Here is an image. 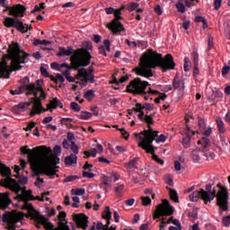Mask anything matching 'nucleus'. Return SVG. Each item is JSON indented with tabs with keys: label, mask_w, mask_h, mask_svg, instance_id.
I'll list each match as a JSON object with an SVG mask.
<instances>
[{
	"label": "nucleus",
	"mask_w": 230,
	"mask_h": 230,
	"mask_svg": "<svg viewBox=\"0 0 230 230\" xmlns=\"http://www.w3.org/2000/svg\"><path fill=\"white\" fill-rule=\"evenodd\" d=\"M21 152L23 155H28L29 163L31 164L32 172H34L35 177H38L37 182H44V179L40 178V175H47L49 179H55L58 177L57 174V168L60 164V158L58 156H51V147L46 146H36L33 149H29L28 146L21 147Z\"/></svg>",
	"instance_id": "obj_1"
},
{
	"label": "nucleus",
	"mask_w": 230,
	"mask_h": 230,
	"mask_svg": "<svg viewBox=\"0 0 230 230\" xmlns=\"http://www.w3.org/2000/svg\"><path fill=\"white\" fill-rule=\"evenodd\" d=\"M155 67H160L163 73L175 69L173 56H172V54H167L163 58V54L148 49L143 54L140 59V67H136L133 71H135L136 75L138 76L151 78V76H154L152 69H155Z\"/></svg>",
	"instance_id": "obj_2"
},
{
	"label": "nucleus",
	"mask_w": 230,
	"mask_h": 230,
	"mask_svg": "<svg viewBox=\"0 0 230 230\" xmlns=\"http://www.w3.org/2000/svg\"><path fill=\"white\" fill-rule=\"evenodd\" d=\"M0 186L7 188L8 190H11V191H14L17 195L16 200L23 202V208L24 209H27L29 213L35 209L33 205L28 203L30 197L31 198V199H33V190H26V187H21V185L17 183V180L12 178V175H9L8 178L0 180Z\"/></svg>",
	"instance_id": "obj_3"
},
{
	"label": "nucleus",
	"mask_w": 230,
	"mask_h": 230,
	"mask_svg": "<svg viewBox=\"0 0 230 230\" xmlns=\"http://www.w3.org/2000/svg\"><path fill=\"white\" fill-rule=\"evenodd\" d=\"M0 55H2L3 58L12 60V71H21L22 69L21 64H26V59L30 57V54L21 49V46L15 41L11 42L9 45L7 54L0 50Z\"/></svg>",
	"instance_id": "obj_4"
},
{
	"label": "nucleus",
	"mask_w": 230,
	"mask_h": 230,
	"mask_svg": "<svg viewBox=\"0 0 230 230\" xmlns=\"http://www.w3.org/2000/svg\"><path fill=\"white\" fill-rule=\"evenodd\" d=\"M150 86V84L146 81L141 80V78L137 77L129 82L127 85V93H130L134 96H144L146 101L150 100V95L161 94L159 91L153 90L148 88L146 91V87Z\"/></svg>",
	"instance_id": "obj_5"
},
{
	"label": "nucleus",
	"mask_w": 230,
	"mask_h": 230,
	"mask_svg": "<svg viewBox=\"0 0 230 230\" xmlns=\"http://www.w3.org/2000/svg\"><path fill=\"white\" fill-rule=\"evenodd\" d=\"M91 58H93L91 52L84 49H76L71 57V66L67 63H63L59 67L60 69L65 67V69H75V71H78L80 67H87L91 64Z\"/></svg>",
	"instance_id": "obj_6"
},
{
	"label": "nucleus",
	"mask_w": 230,
	"mask_h": 230,
	"mask_svg": "<svg viewBox=\"0 0 230 230\" xmlns=\"http://www.w3.org/2000/svg\"><path fill=\"white\" fill-rule=\"evenodd\" d=\"M142 121H145L147 125V129H144L140 133H135V137L138 138L139 141H146L148 145L150 143H154V139L157 137V134H159V131L154 130L152 128V126L154 125V118H152V115H146Z\"/></svg>",
	"instance_id": "obj_7"
},
{
	"label": "nucleus",
	"mask_w": 230,
	"mask_h": 230,
	"mask_svg": "<svg viewBox=\"0 0 230 230\" xmlns=\"http://www.w3.org/2000/svg\"><path fill=\"white\" fill-rule=\"evenodd\" d=\"M32 95H34V97L31 98V102L33 103V107L31 111L30 116L33 117L35 114H42V112H47L48 110L42 106L41 100H46L47 98L46 93L44 92V89H42V86H35Z\"/></svg>",
	"instance_id": "obj_8"
},
{
	"label": "nucleus",
	"mask_w": 230,
	"mask_h": 230,
	"mask_svg": "<svg viewBox=\"0 0 230 230\" xmlns=\"http://www.w3.org/2000/svg\"><path fill=\"white\" fill-rule=\"evenodd\" d=\"M220 189L217 195V190L213 189L210 191V197H217V206H218L220 209V214L222 215V211H227L229 209V193L227 192V189L226 187L217 184Z\"/></svg>",
	"instance_id": "obj_9"
},
{
	"label": "nucleus",
	"mask_w": 230,
	"mask_h": 230,
	"mask_svg": "<svg viewBox=\"0 0 230 230\" xmlns=\"http://www.w3.org/2000/svg\"><path fill=\"white\" fill-rule=\"evenodd\" d=\"M29 213L33 220L41 224L46 230H67V227H69V226L65 223L59 222L60 228L55 229V226L51 222H49V219L42 217L39 212H37V210H35V208Z\"/></svg>",
	"instance_id": "obj_10"
},
{
	"label": "nucleus",
	"mask_w": 230,
	"mask_h": 230,
	"mask_svg": "<svg viewBox=\"0 0 230 230\" xmlns=\"http://www.w3.org/2000/svg\"><path fill=\"white\" fill-rule=\"evenodd\" d=\"M113 15L115 18L107 24V28L108 30L112 31L113 35H119L121 31H125V27L123 26V23L119 22L123 21L120 10L115 9Z\"/></svg>",
	"instance_id": "obj_11"
},
{
	"label": "nucleus",
	"mask_w": 230,
	"mask_h": 230,
	"mask_svg": "<svg viewBox=\"0 0 230 230\" xmlns=\"http://www.w3.org/2000/svg\"><path fill=\"white\" fill-rule=\"evenodd\" d=\"M172 213L173 207L170 206V201H168V199H164L163 204L156 207L153 218L154 220H157V218H161V217H172Z\"/></svg>",
	"instance_id": "obj_12"
},
{
	"label": "nucleus",
	"mask_w": 230,
	"mask_h": 230,
	"mask_svg": "<svg viewBox=\"0 0 230 230\" xmlns=\"http://www.w3.org/2000/svg\"><path fill=\"white\" fill-rule=\"evenodd\" d=\"M75 78L76 80H81V82H84V84H87L88 82H90L91 84H94V67L89 66L88 69L84 67L78 68Z\"/></svg>",
	"instance_id": "obj_13"
},
{
	"label": "nucleus",
	"mask_w": 230,
	"mask_h": 230,
	"mask_svg": "<svg viewBox=\"0 0 230 230\" xmlns=\"http://www.w3.org/2000/svg\"><path fill=\"white\" fill-rule=\"evenodd\" d=\"M26 23L21 22L19 19H14L13 17H5L4 20V26L5 28H15L20 33H28V27Z\"/></svg>",
	"instance_id": "obj_14"
},
{
	"label": "nucleus",
	"mask_w": 230,
	"mask_h": 230,
	"mask_svg": "<svg viewBox=\"0 0 230 230\" xmlns=\"http://www.w3.org/2000/svg\"><path fill=\"white\" fill-rule=\"evenodd\" d=\"M3 12H8V15H11L13 19H19V17H24V13H26V6L21 4H17L13 6L5 7Z\"/></svg>",
	"instance_id": "obj_15"
},
{
	"label": "nucleus",
	"mask_w": 230,
	"mask_h": 230,
	"mask_svg": "<svg viewBox=\"0 0 230 230\" xmlns=\"http://www.w3.org/2000/svg\"><path fill=\"white\" fill-rule=\"evenodd\" d=\"M138 146L142 150H146V154H151L153 161H155V162L158 161L159 156L155 155V151L157 150V147L153 146L152 143L147 144L146 140L140 141L138 143Z\"/></svg>",
	"instance_id": "obj_16"
},
{
	"label": "nucleus",
	"mask_w": 230,
	"mask_h": 230,
	"mask_svg": "<svg viewBox=\"0 0 230 230\" xmlns=\"http://www.w3.org/2000/svg\"><path fill=\"white\" fill-rule=\"evenodd\" d=\"M22 85L21 86L22 91L26 92V96H31V94H33V93H35L36 85L34 83L30 84V77L25 76L22 80Z\"/></svg>",
	"instance_id": "obj_17"
},
{
	"label": "nucleus",
	"mask_w": 230,
	"mask_h": 230,
	"mask_svg": "<svg viewBox=\"0 0 230 230\" xmlns=\"http://www.w3.org/2000/svg\"><path fill=\"white\" fill-rule=\"evenodd\" d=\"M74 221L77 224L81 229H87V224H89V217L85 214L74 215Z\"/></svg>",
	"instance_id": "obj_18"
},
{
	"label": "nucleus",
	"mask_w": 230,
	"mask_h": 230,
	"mask_svg": "<svg viewBox=\"0 0 230 230\" xmlns=\"http://www.w3.org/2000/svg\"><path fill=\"white\" fill-rule=\"evenodd\" d=\"M202 193V200H204L205 204L208 202H212L215 200V196H211V184L206 185V190L204 189H200Z\"/></svg>",
	"instance_id": "obj_19"
},
{
	"label": "nucleus",
	"mask_w": 230,
	"mask_h": 230,
	"mask_svg": "<svg viewBox=\"0 0 230 230\" xmlns=\"http://www.w3.org/2000/svg\"><path fill=\"white\" fill-rule=\"evenodd\" d=\"M213 132V129L211 128H208L207 130H205L203 132V135H205V137H203L199 141H198V145H200L203 146V148H209L210 146V141H209V137L211 136V133Z\"/></svg>",
	"instance_id": "obj_20"
},
{
	"label": "nucleus",
	"mask_w": 230,
	"mask_h": 230,
	"mask_svg": "<svg viewBox=\"0 0 230 230\" xmlns=\"http://www.w3.org/2000/svg\"><path fill=\"white\" fill-rule=\"evenodd\" d=\"M11 204L10 192L0 193V209H6Z\"/></svg>",
	"instance_id": "obj_21"
},
{
	"label": "nucleus",
	"mask_w": 230,
	"mask_h": 230,
	"mask_svg": "<svg viewBox=\"0 0 230 230\" xmlns=\"http://www.w3.org/2000/svg\"><path fill=\"white\" fill-rule=\"evenodd\" d=\"M191 136H195V131H191V128L187 126L185 137H183L181 142L184 148H190L191 146Z\"/></svg>",
	"instance_id": "obj_22"
},
{
	"label": "nucleus",
	"mask_w": 230,
	"mask_h": 230,
	"mask_svg": "<svg viewBox=\"0 0 230 230\" xmlns=\"http://www.w3.org/2000/svg\"><path fill=\"white\" fill-rule=\"evenodd\" d=\"M13 70H10V67L5 63H0V78H10V75Z\"/></svg>",
	"instance_id": "obj_23"
},
{
	"label": "nucleus",
	"mask_w": 230,
	"mask_h": 230,
	"mask_svg": "<svg viewBox=\"0 0 230 230\" xmlns=\"http://www.w3.org/2000/svg\"><path fill=\"white\" fill-rule=\"evenodd\" d=\"M73 53H75V49H73V47H67V49H66V47H59L57 57H71Z\"/></svg>",
	"instance_id": "obj_24"
},
{
	"label": "nucleus",
	"mask_w": 230,
	"mask_h": 230,
	"mask_svg": "<svg viewBox=\"0 0 230 230\" xmlns=\"http://www.w3.org/2000/svg\"><path fill=\"white\" fill-rule=\"evenodd\" d=\"M31 101L29 102H21L18 105H14L13 107V112H15L16 114H21V112H24L26 111V109H28L30 107V105H31Z\"/></svg>",
	"instance_id": "obj_25"
},
{
	"label": "nucleus",
	"mask_w": 230,
	"mask_h": 230,
	"mask_svg": "<svg viewBox=\"0 0 230 230\" xmlns=\"http://www.w3.org/2000/svg\"><path fill=\"white\" fill-rule=\"evenodd\" d=\"M57 107L62 109L64 106L62 105V102L60 100H58V98H54L52 101H50L49 104H47V111H51V109H57Z\"/></svg>",
	"instance_id": "obj_26"
},
{
	"label": "nucleus",
	"mask_w": 230,
	"mask_h": 230,
	"mask_svg": "<svg viewBox=\"0 0 230 230\" xmlns=\"http://www.w3.org/2000/svg\"><path fill=\"white\" fill-rule=\"evenodd\" d=\"M0 173L2 177L8 178L9 175H12V169L0 162Z\"/></svg>",
	"instance_id": "obj_27"
},
{
	"label": "nucleus",
	"mask_w": 230,
	"mask_h": 230,
	"mask_svg": "<svg viewBox=\"0 0 230 230\" xmlns=\"http://www.w3.org/2000/svg\"><path fill=\"white\" fill-rule=\"evenodd\" d=\"M216 123L219 134H226V124L224 123V120H222V118L217 117Z\"/></svg>",
	"instance_id": "obj_28"
},
{
	"label": "nucleus",
	"mask_w": 230,
	"mask_h": 230,
	"mask_svg": "<svg viewBox=\"0 0 230 230\" xmlns=\"http://www.w3.org/2000/svg\"><path fill=\"white\" fill-rule=\"evenodd\" d=\"M78 157L75 154H71L70 155L65 158V164L66 166H72V164H76Z\"/></svg>",
	"instance_id": "obj_29"
},
{
	"label": "nucleus",
	"mask_w": 230,
	"mask_h": 230,
	"mask_svg": "<svg viewBox=\"0 0 230 230\" xmlns=\"http://www.w3.org/2000/svg\"><path fill=\"white\" fill-rule=\"evenodd\" d=\"M134 111H135L136 113L139 112L138 115H137L138 116V119H140V121H143V119L146 115H145V111H144V110L142 108V104L141 103H137L136 107L134 108Z\"/></svg>",
	"instance_id": "obj_30"
},
{
	"label": "nucleus",
	"mask_w": 230,
	"mask_h": 230,
	"mask_svg": "<svg viewBox=\"0 0 230 230\" xmlns=\"http://www.w3.org/2000/svg\"><path fill=\"white\" fill-rule=\"evenodd\" d=\"M190 200H191V202H197V200H199V199H201L202 200V190H195L194 192H192L191 194H190Z\"/></svg>",
	"instance_id": "obj_31"
},
{
	"label": "nucleus",
	"mask_w": 230,
	"mask_h": 230,
	"mask_svg": "<svg viewBox=\"0 0 230 230\" xmlns=\"http://www.w3.org/2000/svg\"><path fill=\"white\" fill-rule=\"evenodd\" d=\"M172 87L175 90L179 89L181 87V91H184V81H181L177 77H175L172 81Z\"/></svg>",
	"instance_id": "obj_32"
},
{
	"label": "nucleus",
	"mask_w": 230,
	"mask_h": 230,
	"mask_svg": "<svg viewBox=\"0 0 230 230\" xmlns=\"http://www.w3.org/2000/svg\"><path fill=\"white\" fill-rule=\"evenodd\" d=\"M166 190L169 191L171 200H173V202H179V194H177V190L170 187H166Z\"/></svg>",
	"instance_id": "obj_33"
},
{
	"label": "nucleus",
	"mask_w": 230,
	"mask_h": 230,
	"mask_svg": "<svg viewBox=\"0 0 230 230\" xmlns=\"http://www.w3.org/2000/svg\"><path fill=\"white\" fill-rule=\"evenodd\" d=\"M126 168L128 170H137V158H134L133 160L129 161L128 164H125Z\"/></svg>",
	"instance_id": "obj_34"
},
{
	"label": "nucleus",
	"mask_w": 230,
	"mask_h": 230,
	"mask_svg": "<svg viewBox=\"0 0 230 230\" xmlns=\"http://www.w3.org/2000/svg\"><path fill=\"white\" fill-rule=\"evenodd\" d=\"M102 217L104 218V220H111V218H112V213L111 212V208L109 207L105 208Z\"/></svg>",
	"instance_id": "obj_35"
},
{
	"label": "nucleus",
	"mask_w": 230,
	"mask_h": 230,
	"mask_svg": "<svg viewBox=\"0 0 230 230\" xmlns=\"http://www.w3.org/2000/svg\"><path fill=\"white\" fill-rule=\"evenodd\" d=\"M79 119H91L93 118V113L89 111H81L79 115H77Z\"/></svg>",
	"instance_id": "obj_36"
},
{
	"label": "nucleus",
	"mask_w": 230,
	"mask_h": 230,
	"mask_svg": "<svg viewBox=\"0 0 230 230\" xmlns=\"http://www.w3.org/2000/svg\"><path fill=\"white\" fill-rule=\"evenodd\" d=\"M202 154H203V155H205V157L207 159H215V157H216L215 153L208 152V148H204V146H202Z\"/></svg>",
	"instance_id": "obj_37"
},
{
	"label": "nucleus",
	"mask_w": 230,
	"mask_h": 230,
	"mask_svg": "<svg viewBox=\"0 0 230 230\" xmlns=\"http://www.w3.org/2000/svg\"><path fill=\"white\" fill-rule=\"evenodd\" d=\"M49 44H51V41H49V40H39V39H34V41H33V46H49Z\"/></svg>",
	"instance_id": "obj_38"
},
{
	"label": "nucleus",
	"mask_w": 230,
	"mask_h": 230,
	"mask_svg": "<svg viewBox=\"0 0 230 230\" xmlns=\"http://www.w3.org/2000/svg\"><path fill=\"white\" fill-rule=\"evenodd\" d=\"M94 96H96V94H94V91L93 90H88L84 93V98H85V100H88V102H91V100H93Z\"/></svg>",
	"instance_id": "obj_39"
},
{
	"label": "nucleus",
	"mask_w": 230,
	"mask_h": 230,
	"mask_svg": "<svg viewBox=\"0 0 230 230\" xmlns=\"http://www.w3.org/2000/svg\"><path fill=\"white\" fill-rule=\"evenodd\" d=\"M51 80H52V82H55V84H57L58 82H60L61 84H64V82H66V79L64 78V75H62L60 74H57L56 77L51 76Z\"/></svg>",
	"instance_id": "obj_40"
},
{
	"label": "nucleus",
	"mask_w": 230,
	"mask_h": 230,
	"mask_svg": "<svg viewBox=\"0 0 230 230\" xmlns=\"http://www.w3.org/2000/svg\"><path fill=\"white\" fill-rule=\"evenodd\" d=\"M191 155H192V159H193V161H195V163H199V161H200V152L199 150L194 149L192 151Z\"/></svg>",
	"instance_id": "obj_41"
},
{
	"label": "nucleus",
	"mask_w": 230,
	"mask_h": 230,
	"mask_svg": "<svg viewBox=\"0 0 230 230\" xmlns=\"http://www.w3.org/2000/svg\"><path fill=\"white\" fill-rule=\"evenodd\" d=\"M84 155H86V157H96V154H98V149L96 148H92L90 151H84Z\"/></svg>",
	"instance_id": "obj_42"
},
{
	"label": "nucleus",
	"mask_w": 230,
	"mask_h": 230,
	"mask_svg": "<svg viewBox=\"0 0 230 230\" xmlns=\"http://www.w3.org/2000/svg\"><path fill=\"white\" fill-rule=\"evenodd\" d=\"M176 8L180 13H184L186 12V4H182L181 2H178L176 4Z\"/></svg>",
	"instance_id": "obj_43"
},
{
	"label": "nucleus",
	"mask_w": 230,
	"mask_h": 230,
	"mask_svg": "<svg viewBox=\"0 0 230 230\" xmlns=\"http://www.w3.org/2000/svg\"><path fill=\"white\" fill-rule=\"evenodd\" d=\"M191 58L193 62V66H199V52L198 51H193L191 54Z\"/></svg>",
	"instance_id": "obj_44"
},
{
	"label": "nucleus",
	"mask_w": 230,
	"mask_h": 230,
	"mask_svg": "<svg viewBox=\"0 0 230 230\" xmlns=\"http://www.w3.org/2000/svg\"><path fill=\"white\" fill-rule=\"evenodd\" d=\"M140 199L142 200V205L145 207L150 206V204H152V199L148 196H146V197L142 196Z\"/></svg>",
	"instance_id": "obj_45"
},
{
	"label": "nucleus",
	"mask_w": 230,
	"mask_h": 230,
	"mask_svg": "<svg viewBox=\"0 0 230 230\" xmlns=\"http://www.w3.org/2000/svg\"><path fill=\"white\" fill-rule=\"evenodd\" d=\"M70 148L75 155H76L80 152V147H78L74 141H71Z\"/></svg>",
	"instance_id": "obj_46"
},
{
	"label": "nucleus",
	"mask_w": 230,
	"mask_h": 230,
	"mask_svg": "<svg viewBox=\"0 0 230 230\" xmlns=\"http://www.w3.org/2000/svg\"><path fill=\"white\" fill-rule=\"evenodd\" d=\"M70 109H72V111H75V112H80L82 108L78 105L77 102H72L70 103Z\"/></svg>",
	"instance_id": "obj_47"
},
{
	"label": "nucleus",
	"mask_w": 230,
	"mask_h": 230,
	"mask_svg": "<svg viewBox=\"0 0 230 230\" xmlns=\"http://www.w3.org/2000/svg\"><path fill=\"white\" fill-rule=\"evenodd\" d=\"M196 3H199V0H184V4L187 8H191V6H195Z\"/></svg>",
	"instance_id": "obj_48"
},
{
	"label": "nucleus",
	"mask_w": 230,
	"mask_h": 230,
	"mask_svg": "<svg viewBox=\"0 0 230 230\" xmlns=\"http://www.w3.org/2000/svg\"><path fill=\"white\" fill-rule=\"evenodd\" d=\"M83 46L84 49H85L88 53H89V49H93V42L91 41H84L83 43Z\"/></svg>",
	"instance_id": "obj_49"
},
{
	"label": "nucleus",
	"mask_w": 230,
	"mask_h": 230,
	"mask_svg": "<svg viewBox=\"0 0 230 230\" xmlns=\"http://www.w3.org/2000/svg\"><path fill=\"white\" fill-rule=\"evenodd\" d=\"M137 8H139V4L133 2L128 6V12H134Z\"/></svg>",
	"instance_id": "obj_50"
},
{
	"label": "nucleus",
	"mask_w": 230,
	"mask_h": 230,
	"mask_svg": "<svg viewBox=\"0 0 230 230\" xmlns=\"http://www.w3.org/2000/svg\"><path fill=\"white\" fill-rule=\"evenodd\" d=\"M154 141H155V143H164V141H166V136L164 135H160L157 134V137L154 139Z\"/></svg>",
	"instance_id": "obj_51"
},
{
	"label": "nucleus",
	"mask_w": 230,
	"mask_h": 230,
	"mask_svg": "<svg viewBox=\"0 0 230 230\" xmlns=\"http://www.w3.org/2000/svg\"><path fill=\"white\" fill-rule=\"evenodd\" d=\"M183 69L186 73H188V71H190V58H188V57L184 58Z\"/></svg>",
	"instance_id": "obj_52"
},
{
	"label": "nucleus",
	"mask_w": 230,
	"mask_h": 230,
	"mask_svg": "<svg viewBox=\"0 0 230 230\" xmlns=\"http://www.w3.org/2000/svg\"><path fill=\"white\" fill-rule=\"evenodd\" d=\"M146 110L148 112H150V111H154V104H150L148 102H146L144 104H142V110Z\"/></svg>",
	"instance_id": "obj_53"
},
{
	"label": "nucleus",
	"mask_w": 230,
	"mask_h": 230,
	"mask_svg": "<svg viewBox=\"0 0 230 230\" xmlns=\"http://www.w3.org/2000/svg\"><path fill=\"white\" fill-rule=\"evenodd\" d=\"M125 188L124 184H121L115 188V193H117L118 197H121V193Z\"/></svg>",
	"instance_id": "obj_54"
},
{
	"label": "nucleus",
	"mask_w": 230,
	"mask_h": 230,
	"mask_svg": "<svg viewBox=\"0 0 230 230\" xmlns=\"http://www.w3.org/2000/svg\"><path fill=\"white\" fill-rule=\"evenodd\" d=\"M10 93H11V94H13V96H15V94H22V93H26V92L24 90H22V86H20L19 89L11 90Z\"/></svg>",
	"instance_id": "obj_55"
},
{
	"label": "nucleus",
	"mask_w": 230,
	"mask_h": 230,
	"mask_svg": "<svg viewBox=\"0 0 230 230\" xmlns=\"http://www.w3.org/2000/svg\"><path fill=\"white\" fill-rule=\"evenodd\" d=\"M78 179L77 175H70L65 178L64 182H73Z\"/></svg>",
	"instance_id": "obj_56"
},
{
	"label": "nucleus",
	"mask_w": 230,
	"mask_h": 230,
	"mask_svg": "<svg viewBox=\"0 0 230 230\" xmlns=\"http://www.w3.org/2000/svg\"><path fill=\"white\" fill-rule=\"evenodd\" d=\"M222 224L226 227H228V226H230V216L224 217L223 219H222Z\"/></svg>",
	"instance_id": "obj_57"
},
{
	"label": "nucleus",
	"mask_w": 230,
	"mask_h": 230,
	"mask_svg": "<svg viewBox=\"0 0 230 230\" xmlns=\"http://www.w3.org/2000/svg\"><path fill=\"white\" fill-rule=\"evenodd\" d=\"M32 128H35V122L33 121L30 122L23 130H25V132H30Z\"/></svg>",
	"instance_id": "obj_58"
},
{
	"label": "nucleus",
	"mask_w": 230,
	"mask_h": 230,
	"mask_svg": "<svg viewBox=\"0 0 230 230\" xmlns=\"http://www.w3.org/2000/svg\"><path fill=\"white\" fill-rule=\"evenodd\" d=\"M229 71H230V66H225L221 70L222 76H226L229 74Z\"/></svg>",
	"instance_id": "obj_59"
},
{
	"label": "nucleus",
	"mask_w": 230,
	"mask_h": 230,
	"mask_svg": "<svg viewBox=\"0 0 230 230\" xmlns=\"http://www.w3.org/2000/svg\"><path fill=\"white\" fill-rule=\"evenodd\" d=\"M214 98H224V93L220 90L213 91Z\"/></svg>",
	"instance_id": "obj_60"
},
{
	"label": "nucleus",
	"mask_w": 230,
	"mask_h": 230,
	"mask_svg": "<svg viewBox=\"0 0 230 230\" xmlns=\"http://www.w3.org/2000/svg\"><path fill=\"white\" fill-rule=\"evenodd\" d=\"M165 182L169 186H173V179L170 175H165Z\"/></svg>",
	"instance_id": "obj_61"
},
{
	"label": "nucleus",
	"mask_w": 230,
	"mask_h": 230,
	"mask_svg": "<svg viewBox=\"0 0 230 230\" xmlns=\"http://www.w3.org/2000/svg\"><path fill=\"white\" fill-rule=\"evenodd\" d=\"M118 130L121 132V136H123L124 139H126L127 141V139H128V132H127V130H125L124 128H118Z\"/></svg>",
	"instance_id": "obj_62"
},
{
	"label": "nucleus",
	"mask_w": 230,
	"mask_h": 230,
	"mask_svg": "<svg viewBox=\"0 0 230 230\" xmlns=\"http://www.w3.org/2000/svg\"><path fill=\"white\" fill-rule=\"evenodd\" d=\"M221 6H222V0H214L215 10H220Z\"/></svg>",
	"instance_id": "obj_63"
},
{
	"label": "nucleus",
	"mask_w": 230,
	"mask_h": 230,
	"mask_svg": "<svg viewBox=\"0 0 230 230\" xmlns=\"http://www.w3.org/2000/svg\"><path fill=\"white\" fill-rule=\"evenodd\" d=\"M66 214L65 211L59 212V215L58 216V218L59 222H64L66 220Z\"/></svg>",
	"instance_id": "obj_64"
}]
</instances>
